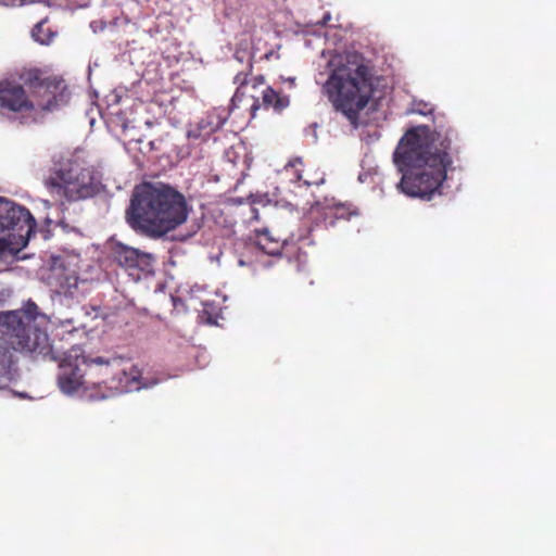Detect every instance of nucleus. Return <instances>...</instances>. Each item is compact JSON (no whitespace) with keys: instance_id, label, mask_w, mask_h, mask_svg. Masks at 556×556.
Wrapping results in <instances>:
<instances>
[{"instance_id":"nucleus-6","label":"nucleus","mask_w":556,"mask_h":556,"mask_svg":"<svg viewBox=\"0 0 556 556\" xmlns=\"http://www.w3.org/2000/svg\"><path fill=\"white\" fill-rule=\"evenodd\" d=\"M18 79L29 90L33 100V113H47L68 102L70 91L65 80L58 75H46L38 67L23 68Z\"/></svg>"},{"instance_id":"nucleus-22","label":"nucleus","mask_w":556,"mask_h":556,"mask_svg":"<svg viewBox=\"0 0 556 556\" xmlns=\"http://www.w3.org/2000/svg\"><path fill=\"white\" fill-rule=\"evenodd\" d=\"M269 241H278L277 239H274L270 235H269Z\"/></svg>"},{"instance_id":"nucleus-2","label":"nucleus","mask_w":556,"mask_h":556,"mask_svg":"<svg viewBox=\"0 0 556 556\" xmlns=\"http://www.w3.org/2000/svg\"><path fill=\"white\" fill-rule=\"evenodd\" d=\"M38 315L35 303H28L24 309L2 312L0 331L8 339L14 351L28 353L34 358L59 362L58 384L62 392L72 394L84 386L83 366L103 364L102 357L87 358L79 345H74L60 353L50 343L46 331L34 326Z\"/></svg>"},{"instance_id":"nucleus-8","label":"nucleus","mask_w":556,"mask_h":556,"mask_svg":"<svg viewBox=\"0 0 556 556\" xmlns=\"http://www.w3.org/2000/svg\"><path fill=\"white\" fill-rule=\"evenodd\" d=\"M108 366L113 374L110 386L106 382L97 384L96 392L88 395L91 400H103L115 393L139 391L156 383L143 377L142 370L136 365L128 364L121 367V362L115 359L112 364L108 363Z\"/></svg>"},{"instance_id":"nucleus-18","label":"nucleus","mask_w":556,"mask_h":556,"mask_svg":"<svg viewBox=\"0 0 556 556\" xmlns=\"http://www.w3.org/2000/svg\"><path fill=\"white\" fill-rule=\"evenodd\" d=\"M327 208L329 210L330 214L336 218L348 219L352 214L350 206L343 203L328 204Z\"/></svg>"},{"instance_id":"nucleus-12","label":"nucleus","mask_w":556,"mask_h":556,"mask_svg":"<svg viewBox=\"0 0 556 556\" xmlns=\"http://www.w3.org/2000/svg\"><path fill=\"white\" fill-rule=\"evenodd\" d=\"M285 172L292 177L291 180L294 182L302 181L307 187L320 186L325 182V174L305 166L302 157L290 160L285 166Z\"/></svg>"},{"instance_id":"nucleus-21","label":"nucleus","mask_w":556,"mask_h":556,"mask_svg":"<svg viewBox=\"0 0 556 556\" xmlns=\"http://www.w3.org/2000/svg\"><path fill=\"white\" fill-rule=\"evenodd\" d=\"M34 0H0V4L3 5H23L26 2H33Z\"/></svg>"},{"instance_id":"nucleus-1","label":"nucleus","mask_w":556,"mask_h":556,"mask_svg":"<svg viewBox=\"0 0 556 556\" xmlns=\"http://www.w3.org/2000/svg\"><path fill=\"white\" fill-rule=\"evenodd\" d=\"M433 123V129L428 125L408 129L393 153L394 164L402 173L397 187L410 198L431 200L442 194L453 156L459 153L453 144L457 132L445 117H434Z\"/></svg>"},{"instance_id":"nucleus-15","label":"nucleus","mask_w":556,"mask_h":556,"mask_svg":"<svg viewBox=\"0 0 556 556\" xmlns=\"http://www.w3.org/2000/svg\"><path fill=\"white\" fill-rule=\"evenodd\" d=\"M257 243L260 248L268 255H290V244L287 240L269 241V231H265L258 236Z\"/></svg>"},{"instance_id":"nucleus-9","label":"nucleus","mask_w":556,"mask_h":556,"mask_svg":"<svg viewBox=\"0 0 556 556\" xmlns=\"http://www.w3.org/2000/svg\"><path fill=\"white\" fill-rule=\"evenodd\" d=\"M25 85L11 79L0 81V110L15 114H31L34 112L30 92Z\"/></svg>"},{"instance_id":"nucleus-10","label":"nucleus","mask_w":556,"mask_h":556,"mask_svg":"<svg viewBox=\"0 0 556 556\" xmlns=\"http://www.w3.org/2000/svg\"><path fill=\"white\" fill-rule=\"evenodd\" d=\"M111 255L113 261L128 270L130 275H134L135 271L138 276L140 273L150 274L153 271L155 258L150 253L117 242L112 245Z\"/></svg>"},{"instance_id":"nucleus-19","label":"nucleus","mask_w":556,"mask_h":556,"mask_svg":"<svg viewBox=\"0 0 556 556\" xmlns=\"http://www.w3.org/2000/svg\"><path fill=\"white\" fill-rule=\"evenodd\" d=\"M433 110V105L425 101H415L413 104V112L424 116L432 114Z\"/></svg>"},{"instance_id":"nucleus-7","label":"nucleus","mask_w":556,"mask_h":556,"mask_svg":"<svg viewBox=\"0 0 556 556\" xmlns=\"http://www.w3.org/2000/svg\"><path fill=\"white\" fill-rule=\"evenodd\" d=\"M35 227L36 220L26 207L0 197V254L24 248Z\"/></svg>"},{"instance_id":"nucleus-16","label":"nucleus","mask_w":556,"mask_h":556,"mask_svg":"<svg viewBox=\"0 0 556 556\" xmlns=\"http://www.w3.org/2000/svg\"><path fill=\"white\" fill-rule=\"evenodd\" d=\"M31 36L37 42L49 45L54 37V33L49 27H46V21H40L34 26Z\"/></svg>"},{"instance_id":"nucleus-23","label":"nucleus","mask_w":556,"mask_h":556,"mask_svg":"<svg viewBox=\"0 0 556 556\" xmlns=\"http://www.w3.org/2000/svg\"><path fill=\"white\" fill-rule=\"evenodd\" d=\"M129 140H137V141H139V139L135 138L134 136H131V137L129 138Z\"/></svg>"},{"instance_id":"nucleus-5","label":"nucleus","mask_w":556,"mask_h":556,"mask_svg":"<svg viewBox=\"0 0 556 556\" xmlns=\"http://www.w3.org/2000/svg\"><path fill=\"white\" fill-rule=\"evenodd\" d=\"M45 185L51 194L70 202L93 197L100 191L101 182L90 167L71 164L50 173Z\"/></svg>"},{"instance_id":"nucleus-3","label":"nucleus","mask_w":556,"mask_h":556,"mask_svg":"<svg viewBox=\"0 0 556 556\" xmlns=\"http://www.w3.org/2000/svg\"><path fill=\"white\" fill-rule=\"evenodd\" d=\"M186 197L170 185L142 182L135 187L126 211L128 225L152 239L165 237L189 216Z\"/></svg>"},{"instance_id":"nucleus-13","label":"nucleus","mask_w":556,"mask_h":556,"mask_svg":"<svg viewBox=\"0 0 556 556\" xmlns=\"http://www.w3.org/2000/svg\"><path fill=\"white\" fill-rule=\"evenodd\" d=\"M252 59L249 58L248 63L245 64V68L238 72L233 77V83L238 85V88L232 97L233 104L242 101V97L245 96L250 86L252 89H256L257 86L264 85L263 76L253 77L250 80L248 79L252 72Z\"/></svg>"},{"instance_id":"nucleus-17","label":"nucleus","mask_w":556,"mask_h":556,"mask_svg":"<svg viewBox=\"0 0 556 556\" xmlns=\"http://www.w3.org/2000/svg\"><path fill=\"white\" fill-rule=\"evenodd\" d=\"M214 131V128L211 127L210 123H206L205 121H201L197 124L194 128H191L188 131V138L192 140H201L206 141L212 132Z\"/></svg>"},{"instance_id":"nucleus-11","label":"nucleus","mask_w":556,"mask_h":556,"mask_svg":"<svg viewBox=\"0 0 556 556\" xmlns=\"http://www.w3.org/2000/svg\"><path fill=\"white\" fill-rule=\"evenodd\" d=\"M250 98L252 100L250 110L253 117H255L256 111L261 108L266 110L273 109L275 112L280 113L290 104L288 96L281 94L269 86H266L261 92L262 102H260V98L255 97L253 93L250 94Z\"/></svg>"},{"instance_id":"nucleus-14","label":"nucleus","mask_w":556,"mask_h":556,"mask_svg":"<svg viewBox=\"0 0 556 556\" xmlns=\"http://www.w3.org/2000/svg\"><path fill=\"white\" fill-rule=\"evenodd\" d=\"M3 340L9 346H1L0 348V389H4L9 387V384L13 380V374L11 371V365L13 363L12 361V354L10 352V349L14 350L8 339L3 336V333L0 331Z\"/></svg>"},{"instance_id":"nucleus-20","label":"nucleus","mask_w":556,"mask_h":556,"mask_svg":"<svg viewBox=\"0 0 556 556\" xmlns=\"http://www.w3.org/2000/svg\"><path fill=\"white\" fill-rule=\"evenodd\" d=\"M125 113H121L117 115V121L118 123L121 124V127H122V130H123V134L125 136H127V134L129 131H131L132 129H135V125H134V122L132 121H129V119H126L124 117Z\"/></svg>"},{"instance_id":"nucleus-4","label":"nucleus","mask_w":556,"mask_h":556,"mask_svg":"<svg viewBox=\"0 0 556 556\" xmlns=\"http://www.w3.org/2000/svg\"><path fill=\"white\" fill-rule=\"evenodd\" d=\"M323 90L333 109L357 127L359 114L375 92L372 70L358 55H348L334 65Z\"/></svg>"}]
</instances>
